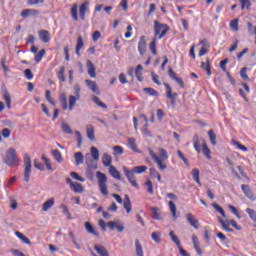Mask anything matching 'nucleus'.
I'll return each mask as SVG.
<instances>
[{"instance_id": "44", "label": "nucleus", "mask_w": 256, "mask_h": 256, "mask_svg": "<svg viewBox=\"0 0 256 256\" xmlns=\"http://www.w3.org/2000/svg\"><path fill=\"white\" fill-rule=\"evenodd\" d=\"M239 2L241 4L242 11H244V9H247V11L251 9V0H239Z\"/></svg>"}, {"instance_id": "32", "label": "nucleus", "mask_w": 256, "mask_h": 256, "mask_svg": "<svg viewBox=\"0 0 256 256\" xmlns=\"http://www.w3.org/2000/svg\"><path fill=\"white\" fill-rule=\"evenodd\" d=\"M78 9H79V6L77 4H73L71 7L70 15L73 21H79V15L77 14Z\"/></svg>"}, {"instance_id": "27", "label": "nucleus", "mask_w": 256, "mask_h": 256, "mask_svg": "<svg viewBox=\"0 0 256 256\" xmlns=\"http://www.w3.org/2000/svg\"><path fill=\"white\" fill-rule=\"evenodd\" d=\"M123 207L126 210V213H131L133 206L131 205V199L129 198V195L124 196V203Z\"/></svg>"}, {"instance_id": "56", "label": "nucleus", "mask_w": 256, "mask_h": 256, "mask_svg": "<svg viewBox=\"0 0 256 256\" xmlns=\"http://www.w3.org/2000/svg\"><path fill=\"white\" fill-rule=\"evenodd\" d=\"M60 103H62V109L67 111V95L61 94L60 95Z\"/></svg>"}, {"instance_id": "10", "label": "nucleus", "mask_w": 256, "mask_h": 256, "mask_svg": "<svg viewBox=\"0 0 256 256\" xmlns=\"http://www.w3.org/2000/svg\"><path fill=\"white\" fill-rule=\"evenodd\" d=\"M168 75L170 79H173V81H176V83L181 87V89H185V82L183 81V78L177 77V73L173 71V68L168 67Z\"/></svg>"}, {"instance_id": "36", "label": "nucleus", "mask_w": 256, "mask_h": 256, "mask_svg": "<svg viewBox=\"0 0 256 256\" xmlns=\"http://www.w3.org/2000/svg\"><path fill=\"white\" fill-rule=\"evenodd\" d=\"M57 77L61 83H65L67 79L65 78V66H61L59 71L57 72Z\"/></svg>"}, {"instance_id": "39", "label": "nucleus", "mask_w": 256, "mask_h": 256, "mask_svg": "<svg viewBox=\"0 0 256 256\" xmlns=\"http://www.w3.org/2000/svg\"><path fill=\"white\" fill-rule=\"evenodd\" d=\"M200 173L201 172L197 168H194L192 170V177H193L195 183H197V185H201V179L199 178Z\"/></svg>"}, {"instance_id": "15", "label": "nucleus", "mask_w": 256, "mask_h": 256, "mask_svg": "<svg viewBox=\"0 0 256 256\" xmlns=\"http://www.w3.org/2000/svg\"><path fill=\"white\" fill-rule=\"evenodd\" d=\"M87 11H89V2L85 0L79 7V15L82 21H85V15H87Z\"/></svg>"}, {"instance_id": "7", "label": "nucleus", "mask_w": 256, "mask_h": 256, "mask_svg": "<svg viewBox=\"0 0 256 256\" xmlns=\"http://www.w3.org/2000/svg\"><path fill=\"white\" fill-rule=\"evenodd\" d=\"M96 178L98 180V185H99L100 192L104 196L109 195V190L107 188V175H105V173H103L101 171H98L96 173Z\"/></svg>"}, {"instance_id": "60", "label": "nucleus", "mask_w": 256, "mask_h": 256, "mask_svg": "<svg viewBox=\"0 0 256 256\" xmlns=\"http://www.w3.org/2000/svg\"><path fill=\"white\" fill-rule=\"evenodd\" d=\"M42 161H44V163L46 165V169L48 171H53V166L51 165V160H49V158L42 156Z\"/></svg>"}, {"instance_id": "28", "label": "nucleus", "mask_w": 256, "mask_h": 256, "mask_svg": "<svg viewBox=\"0 0 256 256\" xmlns=\"http://www.w3.org/2000/svg\"><path fill=\"white\" fill-rule=\"evenodd\" d=\"M87 67H88V74L92 79H95V77H97V73L95 72V64H93L91 60H88Z\"/></svg>"}, {"instance_id": "25", "label": "nucleus", "mask_w": 256, "mask_h": 256, "mask_svg": "<svg viewBox=\"0 0 256 256\" xmlns=\"http://www.w3.org/2000/svg\"><path fill=\"white\" fill-rule=\"evenodd\" d=\"M85 83H86L87 87H89V89H91V91H93V93H96L97 95H99V88L97 87V83L95 81L86 79Z\"/></svg>"}, {"instance_id": "31", "label": "nucleus", "mask_w": 256, "mask_h": 256, "mask_svg": "<svg viewBox=\"0 0 256 256\" xmlns=\"http://www.w3.org/2000/svg\"><path fill=\"white\" fill-rule=\"evenodd\" d=\"M83 45H85V43L83 42V37L79 36L77 38V44H76V55L78 57H81V49H83Z\"/></svg>"}, {"instance_id": "40", "label": "nucleus", "mask_w": 256, "mask_h": 256, "mask_svg": "<svg viewBox=\"0 0 256 256\" xmlns=\"http://www.w3.org/2000/svg\"><path fill=\"white\" fill-rule=\"evenodd\" d=\"M149 49L152 55H157V38H153V40L150 42Z\"/></svg>"}, {"instance_id": "58", "label": "nucleus", "mask_w": 256, "mask_h": 256, "mask_svg": "<svg viewBox=\"0 0 256 256\" xmlns=\"http://www.w3.org/2000/svg\"><path fill=\"white\" fill-rule=\"evenodd\" d=\"M230 29L233 31H239V19H234L230 22Z\"/></svg>"}, {"instance_id": "46", "label": "nucleus", "mask_w": 256, "mask_h": 256, "mask_svg": "<svg viewBox=\"0 0 256 256\" xmlns=\"http://www.w3.org/2000/svg\"><path fill=\"white\" fill-rule=\"evenodd\" d=\"M3 99L6 102L7 108L11 109V94L8 91L4 92Z\"/></svg>"}, {"instance_id": "29", "label": "nucleus", "mask_w": 256, "mask_h": 256, "mask_svg": "<svg viewBox=\"0 0 256 256\" xmlns=\"http://www.w3.org/2000/svg\"><path fill=\"white\" fill-rule=\"evenodd\" d=\"M168 206H169L170 213H171L174 221H176L177 220V206L175 205V202L169 201Z\"/></svg>"}, {"instance_id": "61", "label": "nucleus", "mask_w": 256, "mask_h": 256, "mask_svg": "<svg viewBox=\"0 0 256 256\" xmlns=\"http://www.w3.org/2000/svg\"><path fill=\"white\" fill-rule=\"evenodd\" d=\"M228 209L231 211V213H233V215H235L237 217V219H241V214H239V211L237 210V208L233 205H229Z\"/></svg>"}, {"instance_id": "54", "label": "nucleus", "mask_w": 256, "mask_h": 256, "mask_svg": "<svg viewBox=\"0 0 256 256\" xmlns=\"http://www.w3.org/2000/svg\"><path fill=\"white\" fill-rule=\"evenodd\" d=\"M61 129L64 133L68 134V135H72L73 134V130H71V126H69V124L67 123H63L61 125Z\"/></svg>"}, {"instance_id": "8", "label": "nucleus", "mask_w": 256, "mask_h": 256, "mask_svg": "<svg viewBox=\"0 0 256 256\" xmlns=\"http://www.w3.org/2000/svg\"><path fill=\"white\" fill-rule=\"evenodd\" d=\"M74 95L69 96V109H70V111H73V107H75L77 101H80V99H81V86H79L78 84H76L74 86Z\"/></svg>"}, {"instance_id": "64", "label": "nucleus", "mask_w": 256, "mask_h": 256, "mask_svg": "<svg viewBox=\"0 0 256 256\" xmlns=\"http://www.w3.org/2000/svg\"><path fill=\"white\" fill-rule=\"evenodd\" d=\"M46 99H47L48 102H50L53 105V107H55L56 103L53 100V98H51V91L50 90L46 91Z\"/></svg>"}, {"instance_id": "24", "label": "nucleus", "mask_w": 256, "mask_h": 256, "mask_svg": "<svg viewBox=\"0 0 256 256\" xmlns=\"http://www.w3.org/2000/svg\"><path fill=\"white\" fill-rule=\"evenodd\" d=\"M201 69L206 71L208 77H211V59L206 58V62H201Z\"/></svg>"}, {"instance_id": "53", "label": "nucleus", "mask_w": 256, "mask_h": 256, "mask_svg": "<svg viewBox=\"0 0 256 256\" xmlns=\"http://www.w3.org/2000/svg\"><path fill=\"white\" fill-rule=\"evenodd\" d=\"M151 238L155 243H161V232L155 231L151 234Z\"/></svg>"}, {"instance_id": "30", "label": "nucleus", "mask_w": 256, "mask_h": 256, "mask_svg": "<svg viewBox=\"0 0 256 256\" xmlns=\"http://www.w3.org/2000/svg\"><path fill=\"white\" fill-rule=\"evenodd\" d=\"M94 249L96 253H98V255L100 256H109V251H107V248H105L104 246L95 245Z\"/></svg>"}, {"instance_id": "49", "label": "nucleus", "mask_w": 256, "mask_h": 256, "mask_svg": "<svg viewBox=\"0 0 256 256\" xmlns=\"http://www.w3.org/2000/svg\"><path fill=\"white\" fill-rule=\"evenodd\" d=\"M16 237H18L19 239H21L23 241V243H26V245H31V240H29V238H27L26 236H24L23 233L21 232H16L15 233Z\"/></svg>"}, {"instance_id": "45", "label": "nucleus", "mask_w": 256, "mask_h": 256, "mask_svg": "<svg viewBox=\"0 0 256 256\" xmlns=\"http://www.w3.org/2000/svg\"><path fill=\"white\" fill-rule=\"evenodd\" d=\"M128 145L132 151L137 153V140L135 138H128Z\"/></svg>"}, {"instance_id": "22", "label": "nucleus", "mask_w": 256, "mask_h": 256, "mask_svg": "<svg viewBox=\"0 0 256 256\" xmlns=\"http://www.w3.org/2000/svg\"><path fill=\"white\" fill-rule=\"evenodd\" d=\"M84 227L90 235H94V237H99V232L96 231L95 227L91 225L90 222H85Z\"/></svg>"}, {"instance_id": "9", "label": "nucleus", "mask_w": 256, "mask_h": 256, "mask_svg": "<svg viewBox=\"0 0 256 256\" xmlns=\"http://www.w3.org/2000/svg\"><path fill=\"white\" fill-rule=\"evenodd\" d=\"M24 181L26 183H29V179H31V157H29V154H24Z\"/></svg>"}, {"instance_id": "2", "label": "nucleus", "mask_w": 256, "mask_h": 256, "mask_svg": "<svg viewBox=\"0 0 256 256\" xmlns=\"http://www.w3.org/2000/svg\"><path fill=\"white\" fill-rule=\"evenodd\" d=\"M158 151L160 153L159 156L152 149H149V155L154 163H156L159 171H165L167 169V161H169V154L164 148H159Z\"/></svg>"}, {"instance_id": "35", "label": "nucleus", "mask_w": 256, "mask_h": 256, "mask_svg": "<svg viewBox=\"0 0 256 256\" xmlns=\"http://www.w3.org/2000/svg\"><path fill=\"white\" fill-rule=\"evenodd\" d=\"M135 247H136V256H145L143 253V246L141 245V242L139 239L135 240Z\"/></svg>"}, {"instance_id": "5", "label": "nucleus", "mask_w": 256, "mask_h": 256, "mask_svg": "<svg viewBox=\"0 0 256 256\" xmlns=\"http://www.w3.org/2000/svg\"><path fill=\"white\" fill-rule=\"evenodd\" d=\"M169 33V25L167 24H162L159 21L154 22V38L156 39H163L165 35Z\"/></svg>"}, {"instance_id": "23", "label": "nucleus", "mask_w": 256, "mask_h": 256, "mask_svg": "<svg viewBox=\"0 0 256 256\" xmlns=\"http://www.w3.org/2000/svg\"><path fill=\"white\" fill-rule=\"evenodd\" d=\"M102 163L104 165V167H113V165H111V163H113V157H111V155L104 153L102 156Z\"/></svg>"}, {"instance_id": "1", "label": "nucleus", "mask_w": 256, "mask_h": 256, "mask_svg": "<svg viewBox=\"0 0 256 256\" xmlns=\"http://www.w3.org/2000/svg\"><path fill=\"white\" fill-rule=\"evenodd\" d=\"M123 173L127 180L129 181L130 185L132 187H135V189H139V183H137V179L135 178L136 175H141L142 173H145L147 171V166H135L134 168L130 169L126 166H123Z\"/></svg>"}, {"instance_id": "11", "label": "nucleus", "mask_w": 256, "mask_h": 256, "mask_svg": "<svg viewBox=\"0 0 256 256\" xmlns=\"http://www.w3.org/2000/svg\"><path fill=\"white\" fill-rule=\"evenodd\" d=\"M199 45H201L200 51H199V57H203V55H207L209 52V49H211V44H209V40L207 38L202 39L199 42Z\"/></svg>"}, {"instance_id": "3", "label": "nucleus", "mask_w": 256, "mask_h": 256, "mask_svg": "<svg viewBox=\"0 0 256 256\" xmlns=\"http://www.w3.org/2000/svg\"><path fill=\"white\" fill-rule=\"evenodd\" d=\"M193 145L194 149L197 153H201V146H202V153L204 157L211 159V149H209V146H207V142H205V139H199V135L195 134L193 136Z\"/></svg>"}, {"instance_id": "34", "label": "nucleus", "mask_w": 256, "mask_h": 256, "mask_svg": "<svg viewBox=\"0 0 256 256\" xmlns=\"http://www.w3.org/2000/svg\"><path fill=\"white\" fill-rule=\"evenodd\" d=\"M55 205V198L48 199L43 205H42V211H49L51 207Z\"/></svg>"}, {"instance_id": "20", "label": "nucleus", "mask_w": 256, "mask_h": 256, "mask_svg": "<svg viewBox=\"0 0 256 256\" xmlns=\"http://www.w3.org/2000/svg\"><path fill=\"white\" fill-rule=\"evenodd\" d=\"M186 219L188 223H190V225L194 227V229H199V220L195 219V216H193V214L188 213L186 215Z\"/></svg>"}, {"instance_id": "51", "label": "nucleus", "mask_w": 256, "mask_h": 256, "mask_svg": "<svg viewBox=\"0 0 256 256\" xmlns=\"http://www.w3.org/2000/svg\"><path fill=\"white\" fill-rule=\"evenodd\" d=\"M153 219H156L157 221H161V214L159 213V208L152 207L151 208Z\"/></svg>"}, {"instance_id": "43", "label": "nucleus", "mask_w": 256, "mask_h": 256, "mask_svg": "<svg viewBox=\"0 0 256 256\" xmlns=\"http://www.w3.org/2000/svg\"><path fill=\"white\" fill-rule=\"evenodd\" d=\"M143 71V66L139 64L135 69V76L139 81H143V75L141 72Z\"/></svg>"}, {"instance_id": "18", "label": "nucleus", "mask_w": 256, "mask_h": 256, "mask_svg": "<svg viewBox=\"0 0 256 256\" xmlns=\"http://www.w3.org/2000/svg\"><path fill=\"white\" fill-rule=\"evenodd\" d=\"M38 35L42 43H49V41H51V34H49V31L47 30H40Z\"/></svg>"}, {"instance_id": "14", "label": "nucleus", "mask_w": 256, "mask_h": 256, "mask_svg": "<svg viewBox=\"0 0 256 256\" xmlns=\"http://www.w3.org/2000/svg\"><path fill=\"white\" fill-rule=\"evenodd\" d=\"M138 52L140 55H145V53H147V37H140V40L138 41Z\"/></svg>"}, {"instance_id": "38", "label": "nucleus", "mask_w": 256, "mask_h": 256, "mask_svg": "<svg viewBox=\"0 0 256 256\" xmlns=\"http://www.w3.org/2000/svg\"><path fill=\"white\" fill-rule=\"evenodd\" d=\"M170 239L175 243V245L178 247V249L181 247V240H179V237L175 235L174 231H170L169 233Z\"/></svg>"}, {"instance_id": "16", "label": "nucleus", "mask_w": 256, "mask_h": 256, "mask_svg": "<svg viewBox=\"0 0 256 256\" xmlns=\"http://www.w3.org/2000/svg\"><path fill=\"white\" fill-rule=\"evenodd\" d=\"M164 87L166 88V95L168 99H171L172 103H175V99H177L178 94L177 92L173 93L171 86L167 83H164Z\"/></svg>"}, {"instance_id": "26", "label": "nucleus", "mask_w": 256, "mask_h": 256, "mask_svg": "<svg viewBox=\"0 0 256 256\" xmlns=\"http://www.w3.org/2000/svg\"><path fill=\"white\" fill-rule=\"evenodd\" d=\"M140 119L143 120L145 123V128H142L143 135H146V137H151V132H149V130H147V125L149 123V119H147V116L145 114H141Z\"/></svg>"}, {"instance_id": "17", "label": "nucleus", "mask_w": 256, "mask_h": 256, "mask_svg": "<svg viewBox=\"0 0 256 256\" xmlns=\"http://www.w3.org/2000/svg\"><path fill=\"white\" fill-rule=\"evenodd\" d=\"M37 15H39V10H35V9H24L21 12V17H23V19H27V17H37Z\"/></svg>"}, {"instance_id": "47", "label": "nucleus", "mask_w": 256, "mask_h": 256, "mask_svg": "<svg viewBox=\"0 0 256 256\" xmlns=\"http://www.w3.org/2000/svg\"><path fill=\"white\" fill-rule=\"evenodd\" d=\"M113 151H114L113 155L115 157H117V155H123V153H125V150L123 149V146H119V145L114 146Z\"/></svg>"}, {"instance_id": "41", "label": "nucleus", "mask_w": 256, "mask_h": 256, "mask_svg": "<svg viewBox=\"0 0 256 256\" xmlns=\"http://www.w3.org/2000/svg\"><path fill=\"white\" fill-rule=\"evenodd\" d=\"M53 158L55 159V161H57L58 163H62L63 162V155H61V151H59L58 149L54 150L52 152Z\"/></svg>"}, {"instance_id": "21", "label": "nucleus", "mask_w": 256, "mask_h": 256, "mask_svg": "<svg viewBox=\"0 0 256 256\" xmlns=\"http://www.w3.org/2000/svg\"><path fill=\"white\" fill-rule=\"evenodd\" d=\"M108 171L111 177H113L114 179H117V181H121V172H119V170H117L115 166H110L108 168Z\"/></svg>"}, {"instance_id": "50", "label": "nucleus", "mask_w": 256, "mask_h": 256, "mask_svg": "<svg viewBox=\"0 0 256 256\" xmlns=\"http://www.w3.org/2000/svg\"><path fill=\"white\" fill-rule=\"evenodd\" d=\"M45 57V49L40 50L34 57L36 63H41V60Z\"/></svg>"}, {"instance_id": "19", "label": "nucleus", "mask_w": 256, "mask_h": 256, "mask_svg": "<svg viewBox=\"0 0 256 256\" xmlns=\"http://www.w3.org/2000/svg\"><path fill=\"white\" fill-rule=\"evenodd\" d=\"M241 189L243 193L246 195V197H248V199H252V201H255V196L253 195V191H251L249 185L242 184Z\"/></svg>"}, {"instance_id": "55", "label": "nucleus", "mask_w": 256, "mask_h": 256, "mask_svg": "<svg viewBox=\"0 0 256 256\" xmlns=\"http://www.w3.org/2000/svg\"><path fill=\"white\" fill-rule=\"evenodd\" d=\"M212 207H214V209L220 213V215H222V217H227V215L225 214V210H223V208L221 206H219V204L217 203H213L212 204Z\"/></svg>"}, {"instance_id": "63", "label": "nucleus", "mask_w": 256, "mask_h": 256, "mask_svg": "<svg viewBox=\"0 0 256 256\" xmlns=\"http://www.w3.org/2000/svg\"><path fill=\"white\" fill-rule=\"evenodd\" d=\"M145 186L147 187V192L149 193V195H153L154 191H153V182H151V180H148L145 183Z\"/></svg>"}, {"instance_id": "12", "label": "nucleus", "mask_w": 256, "mask_h": 256, "mask_svg": "<svg viewBox=\"0 0 256 256\" xmlns=\"http://www.w3.org/2000/svg\"><path fill=\"white\" fill-rule=\"evenodd\" d=\"M66 183L67 185H70V189L74 193H83V185L80 184L79 182H73L71 178H66Z\"/></svg>"}, {"instance_id": "52", "label": "nucleus", "mask_w": 256, "mask_h": 256, "mask_svg": "<svg viewBox=\"0 0 256 256\" xmlns=\"http://www.w3.org/2000/svg\"><path fill=\"white\" fill-rule=\"evenodd\" d=\"M76 165H83V153L76 152L74 154Z\"/></svg>"}, {"instance_id": "62", "label": "nucleus", "mask_w": 256, "mask_h": 256, "mask_svg": "<svg viewBox=\"0 0 256 256\" xmlns=\"http://www.w3.org/2000/svg\"><path fill=\"white\" fill-rule=\"evenodd\" d=\"M240 76L244 81H249V75H247V67L240 70Z\"/></svg>"}, {"instance_id": "4", "label": "nucleus", "mask_w": 256, "mask_h": 256, "mask_svg": "<svg viewBox=\"0 0 256 256\" xmlns=\"http://www.w3.org/2000/svg\"><path fill=\"white\" fill-rule=\"evenodd\" d=\"M4 163H6L8 167H19V158L17 157V150H15V148H9L6 151Z\"/></svg>"}, {"instance_id": "13", "label": "nucleus", "mask_w": 256, "mask_h": 256, "mask_svg": "<svg viewBox=\"0 0 256 256\" xmlns=\"http://www.w3.org/2000/svg\"><path fill=\"white\" fill-rule=\"evenodd\" d=\"M107 227H109L110 231H115V228L119 233H123L125 231V226H123L119 221H110L107 223Z\"/></svg>"}, {"instance_id": "37", "label": "nucleus", "mask_w": 256, "mask_h": 256, "mask_svg": "<svg viewBox=\"0 0 256 256\" xmlns=\"http://www.w3.org/2000/svg\"><path fill=\"white\" fill-rule=\"evenodd\" d=\"M208 137L210 139L211 145H217V135H215V130L211 129L208 131Z\"/></svg>"}, {"instance_id": "59", "label": "nucleus", "mask_w": 256, "mask_h": 256, "mask_svg": "<svg viewBox=\"0 0 256 256\" xmlns=\"http://www.w3.org/2000/svg\"><path fill=\"white\" fill-rule=\"evenodd\" d=\"M92 101H94L96 103V105H98V107H102V109H107V105L103 102H101V100L99 99V97L94 96L92 98Z\"/></svg>"}, {"instance_id": "33", "label": "nucleus", "mask_w": 256, "mask_h": 256, "mask_svg": "<svg viewBox=\"0 0 256 256\" xmlns=\"http://www.w3.org/2000/svg\"><path fill=\"white\" fill-rule=\"evenodd\" d=\"M86 135L90 141H95V128L91 125L87 126Z\"/></svg>"}, {"instance_id": "6", "label": "nucleus", "mask_w": 256, "mask_h": 256, "mask_svg": "<svg viewBox=\"0 0 256 256\" xmlns=\"http://www.w3.org/2000/svg\"><path fill=\"white\" fill-rule=\"evenodd\" d=\"M219 223L221 224L222 229H224V231L227 233H233V228H231V225L234 227V229H236V231H241L243 229L239 224H237V221L233 219L223 220V218H219Z\"/></svg>"}, {"instance_id": "48", "label": "nucleus", "mask_w": 256, "mask_h": 256, "mask_svg": "<svg viewBox=\"0 0 256 256\" xmlns=\"http://www.w3.org/2000/svg\"><path fill=\"white\" fill-rule=\"evenodd\" d=\"M90 153L94 161H99V150L95 146L91 147Z\"/></svg>"}, {"instance_id": "57", "label": "nucleus", "mask_w": 256, "mask_h": 256, "mask_svg": "<svg viewBox=\"0 0 256 256\" xmlns=\"http://www.w3.org/2000/svg\"><path fill=\"white\" fill-rule=\"evenodd\" d=\"M144 93H147L148 95H151L152 97H157L159 95V92L153 88H144Z\"/></svg>"}, {"instance_id": "42", "label": "nucleus", "mask_w": 256, "mask_h": 256, "mask_svg": "<svg viewBox=\"0 0 256 256\" xmlns=\"http://www.w3.org/2000/svg\"><path fill=\"white\" fill-rule=\"evenodd\" d=\"M232 143L233 145H235V147H237V149H240V151H243L244 153H247V151H249V148H247L245 145L241 144L237 140H232Z\"/></svg>"}]
</instances>
